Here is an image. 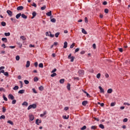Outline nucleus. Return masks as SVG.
I'll list each match as a JSON object with an SVG mask.
<instances>
[{"mask_svg":"<svg viewBox=\"0 0 130 130\" xmlns=\"http://www.w3.org/2000/svg\"><path fill=\"white\" fill-rule=\"evenodd\" d=\"M37 107V105L35 104H33L32 105H29L27 108V110H30L31 108H33L34 109H35Z\"/></svg>","mask_w":130,"mask_h":130,"instance_id":"1","label":"nucleus"},{"mask_svg":"<svg viewBox=\"0 0 130 130\" xmlns=\"http://www.w3.org/2000/svg\"><path fill=\"white\" fill-rule=\"evenodd\" d=\"M68 58L69 59H71V62H73L74 60L75 59V56H72V54H70L68 56Z\"/></svg>","mask_w":130,"mask_h":130,"instance_id":"2","label":"nucleus"},{"mask_svg":"<svg viewBox=\"0 0 130 130\" xmlns=\"http://www.w3.org/2000/svg\"><path fill=\"white\" fill-rule=\"evenodd\" d=\"M78 74L80 76H84V72L83 70H80L78 71Z\"/></svg>","mask_w":130,"mask_h":130,"instance_id":"3","label":"nucleus"},{"mask_svg":"<svg viewBox=\"0 0 130 130\" xmlns=\"http://www.w3.org/2000/svg\"><path fill=\"white\" fill-rule=\"evenodd\" d=\"M9 99H11V100H14L15 99V96L13 95L12 94H10L8 95Z\"/></svg>","mask_w":130,"mask_h":130,"instance_id":"4","label":"nucleus"},{"mask_svg":"<svg viewBox=\"0 0 130 130\" xmlns=\"http://www.w3.org/2000/svg\"><path fill=\"white\" fill-rule=\"evenodd\" d=\"M29 118L30 121H33L34 120V115L32 114L29 115Z\"/></svg>","mask_w":130,"mask_h":130,"instance_id":"5","label":"nucleus"},{"mask_svg":"<svg viewBox=\"0 0 130 130\" xmlns=\"http://www.w3.org/2000/svg\"><path fill=\"white\" fill-rule=\"evenodd\" d=\"M7 13L10 17H12V16H13V12L11 11V10H7Z\"/></svg>","mask_w":130,"mask_h":130,"instance_id":"6","label":"nucleus"},{"mask_svg":"<svg viewBox=\"0 0 130 130\" xmlns=\"http://www.w3.org/2000/svg\"><path fill=\"white\" fill-rule=\"evenodd\" d=\"M32 16L31 17V19H34L35 17H36L37 13H36V12L34 11L32 12Z\"/></svg>","mask_w":130,"mask_h":130,"instance_id":"7","label":"nucleus"},{"mask_svg":"<svg viewBox=\"0 0 130 130\" xmlns=\"http://www.w3.org/2000/svg\"><path fill=\"white\" fill-rule=\"evenodd\" d=\"M24 7L23 6H19L17 8V11H22V10H23Z\"/></svg>","mask_w":130,"mask_h":130,"instance_id":"8","label":"nucleus"},{"mask_svg":"<svg viewBox=\"0 0 130 130\" xmlns=\"http://www.w3.org/2000/svg\"><path fill=\"white\" fill-rule=\"evenodd\" d=\"M99 89H100L101 93H103V94H104V89L102 88V87L99 86Z\"/></svg>","mask_w":130,"mask_h":130,"instance_id":"9","label":"nucleus"},{"mask_svg":"<svg viewBox=\"0 0 130 130\" xmlns=\"http://www.w3.org/2000/svg\"><path fill=\"white\" fill-rule=\"evenodd\" d=\"M36 124H37L38 125H39V123H41V120L37 119L36 120Z\"/></svg>","mask_w":130,"mask_h":130,"instance_id":"10","label":"nucleus"},{"mask_svg":"<svg viewBox=\"0 0 130 130\" xmlns=\"http://www.w3.org/2000/svg\"><path fill=\"white\" fill-rule=\"evenodd\" d=\"M2 40L4 42H5V43H7L8 42V39H7L6 38H3L2 39Z\"/></svg>","mask_w":130,"mask_h":130,"instance_id":"11","label":"nucleus"},{"mask_svg":"<svg viewBox=\"0 0 130 130\" xmlns=\"http://www.w3.org/2000/svg\"><path fill=\"white\" fill-rule=\"evenodd\" d=\"M87 103H88V101H84L83 102H82V105L83 106H86V105H87Z\"/></svg>","mask_w":130,"mask_h":130,"instance_id":"12","label":"nucleus"},{"mask_svg":"<svg viewBox=\"0 0 130 130\" xmlns=\"http://www.w3.org/2000/svg\"><path fill=\"white\" fill-rule=\"evenodd\" d=\"M11 20L13 22V23H17V20H16V18H11Z\"/></svg>","mask_w":130,"mask_h":130,"instance_id":"13","label":"nucleus"},{"mask_svg":"<svg viewBox=\"0 0 130 130\" xmlns=\"http://www.w3.org/2000/svg\"><path fill=\"white\" fill-rule=\"evenodd\" d=\"M30 67V61H27L26 64V68H29Z\"/></svg>","mask_w":130,"mask_h":130,"instance_id":"14","label":"nucleus"},{"mask_svg":"<svg viewBox=\"0 0 130 130\" xmlns=\"http://www.w3.org/2000/svg\"><path fill=\"white\" fill-rule=\"evenodd\" d=\"M25 93V90H20L18 91L19 94H24Z\"/></svg>","mask_w":130,"mask_h":130,"instance_id":"15","label":"nucleus"},{"mask_svg":"<svg viewBox=\"0 0 130 130\" xmlns=\"http://www.w3.org/2000/svg\"><path fill=\"white\" fill-rule=\"evenodd\" d=\"M23 106H28V103L27 102H24L22 104Z\"/></svg>","mask_w":130,"mask_h":130,"instance_id":"16","label":"nucleus"},{"mask_svg":"<svg viewBox=\"0 0 130 130\" xmlns=\"http://www.w3.org/2000/svg\"><path fill=\"white\" fill-rule=\"evenodd\" d=\"M112 88H109V89H108L107 90V93H108L109 94H111V93H112Z\"/></svg>","mask_w":130,"mask_h":130,"instance_id":"17","label":"nucleus"},{"mask_svg":"<svg viewBox=\"0 0 130 130\" xmlns=\"http://www.w3.org/2000/svg\"><path fill=\"white\" fill-rule=\"evenodd\" d=\"M51 15H52V14L51 13V11H50L49 12L46 13V15L48 16V17H50Z\"/></svg>","mask_w":130,"mask_h":130,"instance_id":"18","label":"nucleus"},{"mask_svg":"<svg viewBox=\"0 0 130 130\" xmlns=\"http://www.w3.org/2000/svg\"><path fill=\"white\" fill-rule=\"evenodd\" d=\"M21 16H22V14L21 13H19L17 15H16V18L17 19H19V18H20V17H21Z\"/></svg>","mask_w":130,"mask_h":130,"instance_id":"19","label":"nucleus"},{"mask_svg":"<svg viewBox=\"0 0 130 130\" xmlns=\"http://www.w3.org/2000/svg\"><path fill=\"white\" fill-rule=\"evenodd\" d=\"M67 47H68V42H64L63 48H67Z\"/></svg>","mask_w":130,"mask_h":130,"instance_id":"20","label":"nucleus"},{"mask_svg":"<svg viewBox=\"0 0 130 130\" xmlns=\"http://www.w3.org/2000/svg\"><path fill=\"white\" fill-rule=\"evenodd\" d=\"M39 90H40V91H43V90H44V87L43 86H41L39 87Z\"/></svg>","mask_w":130,"mask_h":130,"instance_id":"21","label":"nucleus"},{"mask_svg":"<svg viewBox=\"0 0 130 130\" xmlns=\"http://www.w3.org/2000/svg\"><path fill=\"white\" fill-rule=\"evenodd\" d=\"M7 123H9L10 124H11V125H14V122H13V121L11 120H8L7 121Z\"/></svg>","mask_w":130,"mask_h":130,"instance_id":"22","label":"nucleus"},{"mask_svg":"<svg viewBox=\"0 0 130 130\" xmlns=\"http://www.w3.org/2000/svg\"><path fill=\"white\" fill-rule=\"evenodd\" d=\"M21 17L23 18V19H27V16L24 14H21Z\"/></svg>","mask_w":130,"mask_h":130,"instance_id":"23","label":"nucleus"},{"mask_svg":"<svg viewBox=\"0 0 130 130\" xmlns=\"http://www.w3.org/2000/svg\"><path fill=\"white\" fill-rule=\"evenodd\" d=\"M67 87L68 90H71V84L70 83H68Z\"/></svg>","mask_w":130,"mask_h":130,"instance_id":"24","label":"nucleus"},{"mask_svg":"<svg viewBox=\"0 0 130 130\" xmlns=\"http://www.w3.org/2000/svg\"><path fill=\"white\" fill-rule=\"evenodd\" d=\"M82 33H83V34H85V35L87 34V31L84 28L82 29Z\"/></svg>","mask_w":130,"mask_h":130,"instance_id":"25","label":"nucleus"},{"mask_svg":"<svg viewBox=\"0 0 130 130\" xmlns=\"http://www.w3.org/2000/svg\"><path fill=\"white\" fill-rule=\"evenodd\" d=\"M1 25L2 26H3V27H5L6 25H7V23H6L5 22L3 21L1 22Z\"/></svg>","mask_w":130,"mask_h":130,"instance_id":"26","label":"nucleus"},{"mask_svg":"<svg viewBox=\"0 0 130 130\" xmlns=\"http://www.w3.org/2000/svg\"><path fill=\"white\" fill-rule=\"evenodd\" d=\"M60 84H63L64 83V79H61L59 80Z\"/></svg>","mask_w":130,"mask_h":130,"instance_id":"27","label":"nucleus"},{"mask_svg":"<svg viewBox=\"0 0 130 130\" xmlns=\"http://www.w3.org/2000/svg\"><path fill=\"white\" fill-rule=\"evenodd\" d=\"M51 22L52 23H55L56 22V19H55V18H52L51 19Z\"/></svg>","mask_w":130,"mask_h":130,"instance_id":"28","label":"nucleus"},{"mask_svg":"<svg viewBox=\"0 0 130 130\" xmlns=\"http://www.w3.org/2000/svg\"><path fill=\"white\" fill-rule=\"evenodd\" d=\"M44 115H46V111H45L43 114L40 115L41 117H43Z\"/></svg>","mask_w":130,"mask_h":130,"instance_id":"29","label":"nucleus"},{"mask_svg":"<svg viewBox=\"0 0 130 130\" xmlns=\"http://www.w3.org/2000/svg\"><path fill=\"white\" fill-rule=\"evenodd\" d=\"M2 109H3V112L4 113H5V112H6L7 111V109H6V108H5V107H3Z\"/></svg>","mask_w":130,"mask_h":130,"instance_id":"30","label":"nucleus"},{"mask_svg":"<svg viewBox=\"0 0 130 130\" xmlns=\"http://www.w3.org/2000/svg\"><path fill=\"white\" fill-rule=\"evenodd\" d=\"M97 126H91V129H96Z\"/></svg>","mask_w":130,"mask_h":130,"instance_id":"31","label":"nucleus"},{"mask_svg":"<svg viewBox=\"0 0 130 130\" xmlns=\"http://www.w3.org/2000/svg\"><path fill=\"white\" fill-rule=\"evenodd\" d=\"M18 89H19V86H15L13 88V90H15V91H17V90H18Z\"/></svg>","mask_w":130,"mask_h":130,"instance_id":"32","label":"nucleus"},{"mask_svg":"<svg viewBox=\"0 0 130 130\" xmlns=\"http://www.w3.org/2000/svg\"><path fill=\"white\" fill-rule=\"evenodd\" d=\"M99 127L103 129L104 128V125L101 124L99 125Z\"/></svg>","mask_w":130,"mask_h":130,"instance_id":"33","label":"nucleus"},{"mask_svg":"<svg viewBox=\"0 0 130 130\" xmlns=\"http://www.w3.org/2000/svg\"><path fill=\"white\" fill-rule=\"evenodd\" d=\"M41 9L42 11H44V10H45V9H46V6L44 5V6L41 7Z\"/></svg>","mask_w":130,"mask_h":130,"instance_id":"34","label":"nucleus"},{"mask_svg":"<svg viewBox=\"0 0 130 130\" xmlns=\"http://www.w3.org/2000/svg\"><path fill=\"white\" fill-rule=\"evenodd\" d=\"M3 91L4 92H6V90L5 89V88H4L3 87H1L0 88V92H2Z\"/></svg>","mask_w":130,"mask_h":130,"instance_id":"35","label":"nucleus"},{"mask_svg":"<svg viewBox=\"0 0 130 130\" xmlns=\"http://www.w3.org/2000/svg\"><path fill=\"white\" fill-rule=\"evenodd\" d=\"M4 35H5L6 36H10L11 35V33H10V32H5L4 34Z\"/></svg>","mask_w":130,"mask_h":130,"instance_id":"36","label":"nucleus"},{"mask_svg":"<svg viewBox=\"0 0 130 130\" xmlns=\"http://www.w3.org/2000/svg\"><path fill=\"white\" fill-rule=\"evenodd\" d=\"M24 84H25V85H28V84H29V81L27 80H25L24 81Z\"/></svg>","mask_w":130,"mask_h":130,"instance_id":"37","label":"nucleus"},{"mask_svg":"<svg viewBox=\"0 0 130 130\" xmlns=\"http://www.w3.org/2000/svg\"><path fill=\"white\" fill-rule=\"evenodd\" d=\"M56 75H57L56 73H53V74L51 75V77H55V76H56Z\"/></svg>","mask_w":130,"mask_h":130,"instance_id":"38","label":"nucleus"},{"mask_svg":"<svg viewBox=\"0 0 130 130\" xmlns=\"http://www.w3.org/2000/svg\"><path fill=\"white\" fill-rule=\"evenodd\" d=\"M59 34H60V32H56L55 34V36L56 38H57V37H58V36L59 35Z\"/></svg>","mask_w":130,"mask_h":130,"instance_id":"39","label":"nucleus"},{"mask_svg":"<svg viewBox=\"0 0 130 130\" xmlns=\"http://www.w3.org/2000/svg\"><path fill=\"white\" fill-rule=\"evenodd\" d=\"M6 118V116L5 115H2L0 117V119H5Z\"/></svg>","mask_w":130,"mask_h":130,"instance_id":"40","label":"nucleus"},{"mask_svg":"<svg viewBox=\"0 0 130 130\" xmlns=\"http://www.w3.org/2000/svg\"><path fill=\"white\" fill-rule=\"evenodd\" d=\"M21 39L23 40H26V38L25 37H24V36H21L20 37Z\"/></svg>","mask_w":130,"mask_h":130,"instance_id":"41","label":"nucleus"},{"mask_svg":"<svg viewBox=\"0 0 130 130\" xmlns=\"http://www.w3.org/2000/svg\"><path fill=\"white\" fill-rule=\"evenodd\" d=\"M39 68H43V63H40L39 64Z\"/></svg>","mask_w":130,"mask_h":130,"instance_id":"42","label":"nucleus"},{"mask_svg":"<svg viewBox=\"0 0 130 130\" xmlns=\"http://www.w3.org/2000/svg\"><path fill=\"white\" fill-rule=\"evenodd\" d=\"M86 128H87V126H86V125H84L81 128V129L84 130V129H86Z\"/></svg>","mask_w":130,"mask_h":130,"instance_id":"43","label":"nucleus"},{"mask_svg":"<svg viewBox=\"0 0 130 130\" xmlns=\"http://www.w3.org/2000/svg\"><path fill=\"white\" fill-rule=\"evenodd\" d=\"M49 34H50V36H49L50 37H52V38L54 37V35L51 34V32L49 31Z\"/></svg>","mask_w":130,"mask_h":130,"instance_id":"44","label":"nucleus"},{"mask_svg":"<svg viewBox=\"0 0 130 130\" xmlns=\"http://www.w3.org/2000/svg\"><path fill=\"white\" fill-rule=\"evenodd\" d=\"M17 101L16 100H13L12 102V104H16Z\"/></svg>","mask_w":130,"mask_h":130,"instance_id":"45","label":"nucleus"},{"mask_svg":"<svg viewBox=\"0 0 130 130\" xmlns=\"http://www.w3.org/2000/svg\"><path fill=\"white\" fill-rule=\"evenodd\" d=\"M3 99L5 101H8V98L5 96V95H3Z\"/></svg>","mask_w":130,"mask_h":130,"instance_id":"46","label":"nucleus"},{"mask_svg":"<svg viewBox=\"0 0 130 130\" xmlns=\"http://www.w3.org/2000/svg\"><path fill=\"white\" fill-rule=\"evenodd\" d=\"M17 44L19 45L20 48H22V44L21 43H17Z\"/></svg>","mask_w":130,"mask_h":130,"instance_id":"47","label":"nucleus"},{"mask_svg":"<svg viewBox=\"0 0 130 130\" xmlns=\"http://www.w3.org/2000/svg\"><path fill=\"white\" fill-rule=\"evenodd\" d=\"M101 76V74L100 73L96 75L97 79H100Z\"/></svg>","mask_w":130,"mask_h":130,"instance_id":"48","label":"nucleus"},{"mask_svg":"<svg viewBox=\"0 0 130 130\" xmlns=\"http://www.w3.org/2000/svg\"><path fill=\"white\" fill-rule=\"evenodd\" d=\"M4 75L6 76V77H9V73L8 72H4Z\"/></svg>","mask_w":130,"mask_h":130,"instance_id":"49","label":"nucleus"},{"mask_svg":"<svg viewBox=\"0 0 130 130\" xmlns=\"http://www.w3.org/2000/svg\"><path fill=\"white\" fill-rule=\"evenodd\" d=\"M63 118H64V119H69V116H68V117H67V116H62Z\"/></svg>","mask_w":130,"mask_h":130,"instance_id":"50","label":"nucleus"},{"mask_svg":"<svg viewBox=\"0 0 130 130\" xmlns=\"http://www.w3.org/2000/svg\"><path fill=\"white\" fill-rule=\"evenodd\" d=\"M16 59L17 60H20V56H19V55L16 56Z\"/></svg>","mask_w":130,"mask_h":130,"instance_id":"51","label":"nucleus"},{"mask_svg":"<svg viewBox=\"0 0 130 130\" xmlns=\"http://www.w3.org/2000/svg\"><path fill=\"white\" fill-rule=\"evenodd\" d=\"M109 12V10H108V9H105V13H106V14H108V12Z\"/></svg>","mask_w":130,"mask_h":130,"instance_id":"52","label":"nucleus"},{"mask_svg":"<svg viewBox=\"0 0 130 130\" xmlns=\"http://www.w3.org/2000/svg\"><path fill=\"white\" fill-rule=\"evenodd\" d=\"M34 65L36 68H37L38 67V62H35Z\"/></svg>","mask_w":130,"mask_h":130,"instance_id":"53","label":"nucleus"},{"mask_svg":"<svg viewBox=\"0 0 130 130\" xmlns=\"http://www.w3.org/2000/svg\"><path fill=\"white\" fill-rule=\"evenodd\" d=\"M34 80V82H38L39 79L37 77H35Z\"/></svg>","mask_w":130,"mask_h":130,"instance_id":"54","label":"nucleus"},{"mask_svg":"<svg viewBox=\"0 0 130 130\" xmlns=\"http://www.w3.org/2000/svg\"><path fill=\"white\" fill-rule=\"evenodd\" d=\"M32 90L33 92L35 93V94H37V91H36V90L35 89V88H32Z\"/></svg>","mask_w":130,"mask_h":130,"instance_id":"55","label":"nucleus"},{"mask_svg":"<svg viewBox=\"0 0 130 130\" xmlns=\"http://www.w3.org/2000/svg\"><path fill=\"white\" fill-rule=\"evenodd\" d=\"M19 83H20V88H23V82L22 81H20Z\"/></svg>","mask_w":130,"mask_h":130,"instance_id":"56","label":"nucleus"},{"mask_svg":"<svg viewBox=\"0 0 130 130\" xmlns=\"http://www.w3.org/2000/svg\"><path fill=\"white\" fill-rule=\"evenodd\" d=\"M32 6V7H35V8L37 7V5H36V4L35 3H33Z\"/></svg>","mask_w":130,"mask_h":130,"instance_id":"57","label":"nucleus"},{"mask_svg":"<svg viewBox=\"0 0 130 130\" xmlns=\"http://www.w3.org/2000/svg\"><path fill=\"white\" fill-rule=\"evenodd\" d=\"M74 46H75V43H73V44L70 46V48H74Z\"/></svg>","mask_w":130,"mask_h":130,"instance_id":"58","label":"nucleus"},{"mask_svg":"<svg viewBox=\"0 0 130 130\" xmlns=\"http://www.w3.org/2000/svg\"><path fill=\"white\" fill-rule=\"evenodd\" d=\"M124 105H127V106H130V104L128 103H124L123 104Z\"/></svg>","mask_w":130,"mask_h":130,"instance_id":"59","label":"nucleus"},{"mask_svg":"<svg viewBox=\"0 0 130 130\" xmlns=\"http://www.w3.org/2000/svg\"><path fill=\"white\" fill-rule=\"evenodd\" d=\"M92 47H93V49H96V44H93L92 45Z\"/></svg>","mask_w":130,"mask_h":130,"instance_id":"60","label":"nucleus"},{"mask_svg":"<svg viewBox=\"0 0 130 130\" xmlns=\"http://www.w3.org/2000/svg\"><path fill=\"white\" fill-rule=\"evenodd\" d=\"M80 50V48H77V49H75V52H78Z\"/></svg>","mask_w":130,"mask_h":130,"instance_id":"61","label":"nucleus"},{"mask_svg":"<svg viewBox=\"0 0 130 130\" xmlns=\"http://www.w3.org/2000/svg\"><path fill=\"white\" fill-rule=\"evenodd\" d=\"M85 23H88V18L85 17L84 18Z\"/></svg>","mask_w":130,"mask_h":130,"instance_id":"62","label":"nucleus"},{"mask_svg":"<svg viewBox=\"0 0 130 130\" xmlns=\"http://www.w3.org/2000/svg\"><path fill=\"white\" fill-rule=\"evenodd\" d=\"M55 72H56V69H54L52 71L51 73H55Z\"/></svg>","mask_w":130,"mask_h":130,"instance_id":"63","label":"nucleus"},{"mask_svg":"<svg viewBox=\"0 0 130 130\" xmlns=\"http://www.w3.org/2000/svg\"><path fill=\"white\" fill-rule=\"evenodd\" d=\"M115 106V103H112L111 104V106L112 107L113 106Z\"/></svg>","mask_w":130,"mask_h":130,"instance_id":"64","label":"nucleus"}]
</instances>
